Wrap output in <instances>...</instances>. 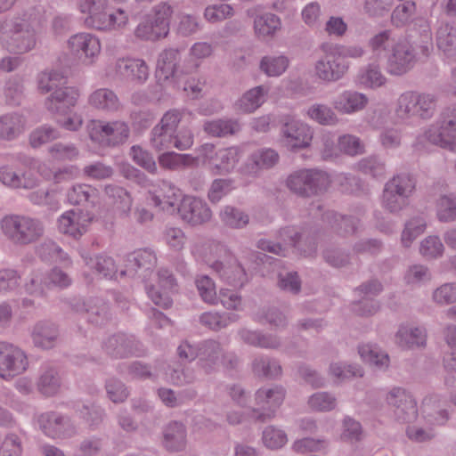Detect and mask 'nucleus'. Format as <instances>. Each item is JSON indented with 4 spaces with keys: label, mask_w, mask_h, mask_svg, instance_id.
<instances>
[{
    "label": "nucleus",
    "mask_w": 456,
    "mask_h": 456,
    "mask_svg": "<svg viewBox=\"0 0 456 456\" xmlns=\"http://www.w3.org/2000/svg\"><path fill=\"white\" fill-rule=\"evenodd\" d=\"M155 255L148 249H139L129 256L130 265L126 270H121L120 274L125 275L135 270V267L150 270L156 264Z\"/></svg>",
    "instance_id": "2f4dec72"
},
{
    "label": "nucleus",
    "mask_w": 456,
    "mask_h": 456,
    "mask_svg": "<svg viewBox=\"0 0 456 456\" xmlns=\"http://www.w3.org/2000/svg\"><path fill=\"white\" fill-rule=\"evenodd\" d=\"M288 65L289 61L284 56L265 57L260 68L268 76H280L286 70Z\"/></svg>",
    "instance_id": "c03bdc74"
},
{
    "label": "nucleus",
    "mask_w": 456,
    "mask_h": 456,
    "mask_svg": "<svg viewBox=\"0 0 456 456\" xmlns=\"http://www.w3.org/2000/svg\"><path fill=\"white\" fill-rule=\"evenodd\" d=\"M40 427L48 436L56 438L62 435L63 423L62 419L55 414H45L39 418Z\"/></svg>",
    "instance_id": "37998d69"
},
{
    "label": "nucleus",
    "mask_w": 456,
    "mask_h": 456,
    "mask_svg": "<svg viewBox=\"0 0 456 456\" xmlns=\"http://www.w3.org/2000/svg\"><path fill=\"white\" fill-rule=\"evenodd\" d=\"M278 159L279 156L273 150L258 151L251 156L240 172L244 175H254L260 169L272 167L277 163Z\"/></svg>",
    "instance_id": "a878e982"
},
{
    "label": "nucleus",
    "mask_w": 456,
    "mask_h": 456,
    "mask_svg": "<svg viewBox=\"0 0 456 456\" xmlns=\"http://www.w3.org/2000/svg\"><path fill=\"white\" fill-rule=\"evenodd\" d=\"M265 91L262 86L247 92L238 102V110L244 113L256 110L264 102Z\"/></svg>",
    "instance_id": "f704fd0d"
},
{
    "label": "nucleus",
    "mask_w": 456,
    "mask_h": 456,
    "mask_svg": "<svg viewBox=\"0 0 456 456\" xmlns=\"http://www.w3.org/2000/svg\"><path fill=\"white\" fill-rule=\"evenodd\" d=\"M214 251L216 255H221L224 249L221 245H215L214 248L212 247L204 248L202 253H200V255L210 267L219 273L221 279L227 285L233 288L243 286L247 281V274L241 265L236 262H233L232 264L227 262L226 265H224L223 262L214 260Z\"/></svg>",
    "instance_id": "6e6552de"
},
{
    "label": "nucleus",
    "mask_w": 456,
    "mask_h": 456,
    "mask_svg": "<svg viewBox=\"0 0 456 456\" xmlns=\"http://www.w3.org/2000/svg\"><path fill=\"white\" fill-rule=\"evenodd\" d=\"M231 396L234 401V409L229 412L227 419L231 424H239L242 421V415L246 412L242 405L245 401L244 393L240 388L234 387L231 388Z\"/></svg>",
    "instance_id": "a18cd8bd"
},
{
    "label": "nucleus",
    "mask_w": 456,
    "mask_h": 456,
    "mask_svg": "<svg viewBox=\"0 0 456 456\" xmlns=\"http://www.w3.org/2000/svg\"><path fill=\"white\" fill-rule=\"evenodd\" d=\"M55 330L48 326L37 327L33 332V339L37 346L50 348L56 338Z\"/></svg>",
    "instance_id": "13d9d810"
},
{
    "label": "nucleus",
    "mask_w": 456,
    "mask_h": 456,
    "mask_svg": "<svg viewBox=\"0 0 456 456\" xmlns=\"http://www.w3.org/2000/svg\"><path fill=\"white\" fill-rule=\"evenodd\" d=\"M175 212L184 222L192 225L201 224L208 221L212 216L211 210L203 200L183 194Z\"/></svg>",
    "instance_id": "a211bd4d"
},
{
    "label": "nucleus",
    "mask_w": 456,
    "mask_h": 456,
    "mask_svg": "<svg viewBox=\"0 0 456 456\" xmlns=\"http://www.w3.org/2000/svg\"><path fill=\"white\" fill-rule=\"evenodd\" d=\"M24 128L23 118L19 115H5L0 117V137L14 138Z\"/></svg>",
    "instance_id": "72a5a7b5"
},
{
    "label": "nucleus",
    "mask_w": 456,
    "mask_h": 456,
    "mask_svg": "<svg viewBox=\"0 0 456 456\" xmlns=\"http://www.w3.org/2000/svg\"><path fill=\"white\" fill-rule=\"evenodd\" d=\"M28 367L25 354L18 347L0 343V376L10 379L21 374Z\"/></svg>",
    "instance_id": "2eb2a0df"
},
{
    "label": "nucleus",
    "mask_w": 456,
    "mask_h": 456,
    "mask_svg": "<svg viewBox=\"0 0 456 456\" xmlns=\"http://www.w3.org/2000/svg\"><path fill=\"white\" fill-rule=\"evenodd\" d=\"M173 9L167 3H160L146 14L134 30L137 39L155 42L165 38L169 33Z\"/></svg>",
    "instance_id": "423d86ee"
},
{
    "label": "nucleus",
    "mask_w": 456,
    "mask_h": 456,
    "mask_svg": "<svg viewBox=\"0 0 456 456\" xmlns=\"http://www.w3.org/2000/svg\"><path fill=\"white\" fill-rule=\"evenodd\" d=\"M395 341L403 348H413L426 344V332L419 328L402 326L395 337Z\"/></svg>",
    "instance_id": "cd10ccee"
},
{
    "label": "nucleus",
    "mask_w": 456,
    "mask_h": 456,
    "mask_svg": "<svg viewBox=\"0 0 456 456\" xmlns=\"http://www.w3.org/2000/svg\"><path fill=\"white\" fill-rule=\"evenodd\" d=\"M416 11V4L412 1L398 5L392 13V21L396 26L408 23Z\"/></svg>",
    "instance_id": "8fccbe9b"
},
{
    "label": "nucleus",
    "mask_w": 456,
    "mask_h": 456,
    "mask_svg": "<svg viewBox=\"0 0 456 456\" xmlns=\"http://www.w3.org/2000/svg\"><path fill=\"white\" fill-rule=\"evenodd\" d=\"M283 134L287 146L292 149L307 147L313 139L311 127L294 119L284 123Z\"/></svg>",
    "instance_id": "5701e85b"
},
{
    "label": "nucleus",
    "mask_w": 456,
    "mask_h": 456,
    "mask_svg": "<svg viewBox=\"0 0 456 456\" xmlns=\"http://www.w3.org/2000/svg\"><path fill=\"white\" fill-rule=\"evenodd\" d=\"M418 94L406 92L398 99L396 115L401 118L417 116Z\"/></svg>",
    "instance_id": "58836bf2"
},
{
    "label": "nucleus",
    "mask_w": 456,
    "mask_h": 456,
    "mask_svg": "<svg viewBox=\"0 0 456 456\" xmlns=\"http://www.w3.org/2000/svg\"><path fill=\"white\" fill-rule=\"evenodd\" d=\"M425 224L419 218L410 221L403 232L402 242L405 247H409L411 243L420 235L425 230Z\"/></svg>",
    "instance_id": "bf43d9fd"
},
{
    "label": "nucleus",
    "mask_w": 456,
    "mask_h": 456,
    "mask_svg": "<svg viewBox=\"0 0 456 456\" xmlns=\"http://www.w3.org/2000/svg\"><path fill=\"white\" fill-rule=\"evenodd\" d=\"M175 287L174 278L167 270H161L157 274L156 283L147 288V294L155 305L168 308L172 305L170 294L175 291Z\"/></svg>",
    "instance_id": "4be33fe9"
},
{
    "label": "nucleus",
    "mask_w": 456,
    "mask_h": 456,
    "mask_svg": "<svg viewBox=\"0 0 456 456\" xmlns=\"http://www.w3.org/2000/svg\"><path fill=\"white\" fill-rule=\"evenodd\" d=\"M286 434L274 427H268L263 432V443L269 449H279L287 443Z\"/></svg>",
    "instance_id": "09e8293b"
},
{
    "label": "nucleus",
    "mask_w": 456,
    "mask_h": 456,
    "mask_svg": "<svg viewBox=\"0 0 456 456\" xmlns=\"http://www.w3.org/2000/svg\"><path fill=\"white\" fill-rule=\"evenodd\" d=\"M240 127L238 122L217 119L207 122L204 130L212 136L222 137L237 133Z\"/></svg>",
    "instance_id": "e433bc0d"
},
{
    "label": "nucleus",
    "mask_w": 456,
    "mask_h": 456,
    "mask_svg": "<svg viewBox=\"0 0 456 456\" xmlns=\"http://www.w3.org/2000/svg\"><path fill=\"white\" fill-rule=\"evenodd\" d=\"M97 196V191L86 184H77L68 192V200L71 204H81L87 201H94Z\"/></svg>",
    "instance_id": "79ce46f5"
},
{
    "label": "nucleus",
    "mask_w": 456,
    "mask_h": 456,
    "mask_svg": "<svg viewBox=\"0 0 456 456\" xmlns=\"http://www.w3.org/2000/svg\"><path fill=\"white\" fill-rule=\"evenodd\" d=\"M174 133L158 125L152 131V147L158 151L171 148L174 146Z\"/></svg>",
    "instance_id": "a19ab883"
},
{
    "label": "nucleus",
    "mask_w": 456,
    "mask_h": 456,
    "mask_svg": "<svg viewBox=\"0 0 456 456\" xmlns=\"http://www.w3.org/2000/svg\"><path fill=\"white\" fill-rule=\"evenodd\" d=\"M92 141L102 145L122 143L128 137L129 130L124 122L92 120L87 126Z\"/></svg>",
    "instance_id": "f8f14e48"
},
{
    "label": "nucleus",
    "mask_w": 456,
    "mask_h": 456,
    "mask_svg": "<svg viewBox=\"0 0 456 456\" xmlns=\"http://www.w3.org/2000/svg\"><path fill=\"white\" fill-rule=\"evenodd\" d=\"M426 142L456 152V108L445 114L441 126H432L425 131L418 144L426 147Z\"/></svg>",
    "instance_id": "9d476101"
},
{
    "label": "nucleus",
    "mask_w": 456,
    "mask_h": 456,
    "mask_svg": "<svg viewBox=\"0 0 456 456\" xmlns=\"http://www.w3.org/2000/svg\"><path fill=\"white\" fill-rule=\"evenodd\" d=\"M185 432L182 424H170L164 434V444L167 450L176 451L183 447Z\"/></svg>",
    "instance_id": "473e14b6"
},
{
    "label": "nucleus",
    "mask_w": 456,
    "mask_h": 456,
    "mask_svg": "<svg viewBox=\"0 0 456 456\" xmlns=\"http://www.w3.org/2000/svg\"><path fill=\"white\" fill-rule=\"evenodd\" d=\"M415 183L410 175L395 176L386 184L383 200L385 207L390 211L400 209L413 191Z\"/></svg>",
    "instance_id": "4468645a"
},
{
    "label": "nucleus",
    "mask_w": 456,
    "mask_h": 456,
    "mask_svg": "<svg viewBox=\"0 0 456 456\" xmlns=\"http://www.w3.org/2000/svg\"><path fill=\"white\" fill-rule=\"evenodd\" d=\"M330 180L325 172L318 170H300L289 176L288 187L302 196L318 194L328 189Z\"/></svg>",
    "instance_id": "0eeeda50"
},
{
    "label": "nucleus",
    "mask_w": 456,
    "mask_h": 456,
    "mask_svg": "<svg viewBox=\"0 0 456 456\" xmlns=\"http://www.w3.org/2000/svg\"><path fill=\"white\" fill-rule=\"evenodd\" d=\"M194 159L188 154L165 152L159 156V163L164 169L176 170L192 165Z\"/></svg>",
    "instance_id": "c9c22d12"
},
{
    "label": "nucleus",
    "mask_w": 456,
    "mask_h": 456,
    "mask_svg": "<svg viewBox=\"0 0 456 456\" xmlns=\"http://www.w3.org/2000/svg\"><path fill=\"white\" fill-rule=\"evenodd\" d=\"M434 301L440 305L456 302V283H445L433 294Z\"/></svg>",
    "instance_id": "e2e57ef3"
},
{
    "label": "nucleus",
    "mask_w": 456,
    "mask_h": 456,
    "mask_svg": "<svg viewBox=\"0 0 456 456\" xmlns=\"http://www.w3.org/2000/svg\"><path fill=\"white\" fill-rule=\"evenodd\" d=\"M420 254L428 258L437 257L444 251V245L437 237H428L421 242Z\"/></svg>",
    "instance_id": "680f3d73"
},
{
    "label": "nucleus",
    "mask_w": 456,
    "mask_h": 456,
    "mask_svg": "<svg viewBox=\"0 0 456 456\" xmlns=\"http://www.w3.org/2000/svg\"><path fill=\"white\" fill-rule=\"evenodd\" d=\"M359 83L364 86L374 88L385 83V77L376 67H369L359 77Z\"/></svg>",
    "instance_id": "69168bd1"
},
{
    "label": "nucleus",
    "mask_w": 456,
    "mask_h": 456,
    "mask_svg": "<svg viewBox=\"0 0 456 456\" xmlns=\"http://www.w3.org/2000/svg\"><path fill=\"white\" fill-rule=\"evenodd\" d=\"M179 53L174 49L163 51L158 59L156 77L161 85H170L173 87L183 88L187 96L197 98L201 93L205 82L196 80L191 76L189 68L177 69L176 62Z\"/></svg>",
    "instance_id": "7ed1b4c3"
},
{
    "label": "nucleus",
    "mask_w": 456,
    "mask_h": 456,
    "mask_svg": "<svg viewBox=\"0 0 456 456\" xmlns=\"http://www.w3.org/2000/svg\"><path fill=\"white\" fill-rule=\"evenodd\" d=\"M73 176L72 170H64L55 173L53 175L54 183H61L62 180L70 179ZM52 178V173L45 164H38L30 167L20 177L14 171L8 167H2L0 169V181L6 186L12 188H25L32 189L39 185L43 180H49Z\"/></svg>",
    "instance_id": "39448f33"
},
{
    "label": "nucleus",
    "mask_w": 456,
    "mask_h": 456,
    "mask_svg": "<svg viewBox=\"0 0 456 456\" xmlns=\"http://www.w3.org/2000/svg\"><path fill=\"white\" fill-rule=\"evenodd\" d=\"M368 46L378 60H386L391 74L402 75L407 72L415 61L416 54L406 38L396 36L392 30L375 34L369 40Z\"/></svg>",
    "instance_id": "f03ea898"
},
{
    "label": "nucleus",
    "mask_w": 456,
    "mask_h": 456,
    "mask_svg": "<svg viewBox=\"0 0 456 456\" xmlns=\"http://www.w3.org/2000/svg\"><path fill=\"white\" fill-rule=\"evenodd\" d=\"M107 194L113 197H118V200L115 202L116 209L122 215H127L131 210L132 198L130 194L120 187H106Z\"/></svg>",
    "instance_id": "49530a36"
},
{
    "label": "nucleus",
    "mask_w": 456,
    "mask_h": 456,
    "mask_svg": "<svg viewBox=\"0 0 456 456\" xmlns=\"http://www.w3.org/2000/svg\"><path fill=\"white\" fill-rule=\"evenodd\" d=\"M389 404L396 406L395 414L403 420H410L417 414L416 403L403 389L394 388L387 395Z\"/></svg>",
    "instance_id": "393cba45"
},
{
    "label": "nucleus",
    "mask_w": 456,
    "mask_h": 456,
    "mask_svg": "<svg viewBox=\"0 0 456 456\" xmlns=\"http://www.w3.org/2000/svg\"><path fill=\"white\" fill-rule=\"evenodd\" d=\"M284 392L280 387L272 389H259L256 394L257 408L253 409L251 418L256 420L265 421L271 419L275 411L282 403Z\"/></svg>",
    "instance_id": "f3484780"
},
{
    "label": "nucleus",
    "mask_w": 456,
    "mask_h": 456,
    "mask_svg": "<svg viewBox=\"0 0 456 456\" xmlns=\"http://www.w3.org/2000/svg\"><path fill=\"white\" fill-rule=\"evenodd\" d=\"M88 103L93 108L108 111L116 110L119 106L118 96L113 91L107 88L93 92L89 96Z\"/></svg>",
    "instance_id": "c85d7f7f"
},
{
    "label": "nucleus",
    "mask_w": 456,
    "mask_h": 456,
    "mask_svg": "<svg viewBox=\"0 0 456 456\" xmlns=\"http://www.w3.org/2000/svg\"><path fill=\"white\" fill-rule=\"evenodd\" d=\"M196 286L201 298L208 304H216V286L208 276H201L196 281Z\"/></svg>",
    "instance_id": "864d4df0"
},
{
    "label": "nucleus",
    "mask_w": 456,
    "mask_h": 456,
    "mask_svg": "<svg viewBox=\"0 0 456 456\" xmlns=\"http://www.w3.org/2000/svg\"><path fill=\"white\" fill-rule=\"evenodd\" d=\"M68 45L70 53L87 64L94 63L102 50L98 37L86 32L72 36Z\"/></svg>",
    "instance_id": "dca6fc26"
},
{
    "label": "nucleus",
    "mask_w": 456,
    "mask_h": 456,
    "mask_svg": "<svg viewBox=\"0 0 456 456\" xmlns=\"http://www.w3.org/2000/svg\"><path fill=\"white\" fill-rule=\"evenodd\" d=\"M436 44L445 53L456 55V22H442L436 32Z\"/></svg>",
    "instance_id": "c756f323"
},
{
    "label": "nucleus",
    "mask_w": 456,
    "mask_h": 456,
    "mask_svg": "<svg viewBox=\"0 0 456 456\" xmlns=\"http://www.w3.org/2000/svg\"><path fill=\"white\" fill-rule=\"evenodd\" d=\"M116 68L121 77L138 83L144 82L149 76L148 66L142 59H118Z\"/></svg>",
    "instance_id": "b1692460"
},
{
    "label": "nucleus",
    "mask_w": 456,
    "mask_h": 456,
    "mask_svg": "<svg viewBox=\"0 0 456 456\" xmlns=\"http://www.w3.org/2000/svg\"><path fill=\"white\" fill-rule=\"evenodd\" d=\"M367 102L368 99L364 94L346 91L333 101V106L341 113L351 114L362 110Z\"/></svg>",
    "instance_id": "bb28decb"
},
{
    "label": "nucleus",
    "mask_w": 456,
    "mask_h": 456,
    "mask_svg": "<svg viewBox=\"0 0 456 456\" xmlns=\"http://www.w3.org/2000/svg\"><path fill=\"white\" fill-rule=\"evenodd\" d=\"M380 290L381 285L377 281H373L369 285H364L360 288L359 292L363 295L361 304L363 305L364 307L369 305V304H371L370 308L368 310H363L360 313V314H372L377 311L378 307L372 304V297L378 294Z\"/></svg>",
    "instance_id": "3c124183"
},
{
    "label": "nucleus",
    "mask_w": 456,
    "mask_h": 456,
    "mask_svg": "<svg viewBox=\"0 0 456 456\" xmlns=\"http://www.w3.org/2000/svg\"><path fill=\"white\" fill-rule=\"evenodd\" d=\"M324 57L315 64V75L324 81H335L339 79L347 70V65L343 57H359L362 54L360 47L343 50L341 47L330 44L322 46Z\"/></svg>",
    "instance_id": "20e7f679"
},
{
    "label": "nucleus",
    "mask_w": 456,
    "mask_h": 456,
    "mask_svg": "<svg viewBox=\"0 0 456 456\" xmlns=\"http://www.w3.org/2000/svg\"><path fill=\"white\" fill-rule=\"evenodd\" d=\"M233 10L231 5L223 4L219 5H211L205 10V18L209 22H218L232 16Z\"/></svg>",
    "instance_id": "052dcab7"
},
{
    "label": "nucleus",
    "mask_w": 456,
    "mask_h": 456,
    "mask_svg": "<svg viewBox=\"0 0 456 456\" xmlns=\"http://www.w3.org/2000/svg\"><path fill=\"white\" fill-rule=\"evenodd\" d=\"M66 77L57 72H43L38 77V89L45 94L53 91L45 104L52 112L59 114L57 122L65 129L76 131L83 124V119L77 113H70L79 97V92L72 86H66Z\"/></svg>",
    "instance_id": "f257e3e1"
},
{
    "label": "nucleus",
    "mask_w": 456,
    "mask_h": 456,
    "mask_svg": "<svg viewBox=\"0 0 456 456\" xmlns=\"http://www.w3.org/2000/svg\"><path fill=\"white\" fill-rule=\"evenodd\" d=\"M10 35L5 39L6 48L10 53H22L29 51L35 45L33 31L25 20H19L10 25Z\"/></svg>",
    "instance_id": "aec40b11"
},
{
    "label": "nucleus",
    "mask_w": 456,
    "mask_h": 456,
    "mask_svg": "<svg viewBox=\"0 0 456 456\" xmlns=\"http://www.w3.org/2000/svg\"><path fill=\"white\" fill-rule=\"evenodd\" d=\"M90 213L81 209H72L63 213L58 220L59 231L74 238L87 232L93 222Z\"/></svg>",
    "instance_id": "412c9836"
},
{
    "label": "nucleus",
    "mask_w": 456,
    "mask_h": 456,
    "mask_svg": "<svg viewBox=\"0 0 456 456\" xmlns=\"http://www.w3.org/2000/svg\"><path fill=\"white\" fill-rule=\"evenodd\" d=\"M77 6L87 15L85 19L87 27L108 32L109 25L103 23L109 20L108 0H78Z\"/></svg>",
    "instance_id": "6ab92c4d"
},
{
    "label": "nucleus",
    "mask_w": 456,
    "mask_h": 456,
    "mask_svg": "<svg viewBox=\"0 0 456 456\" xmlns=\"http://www.w3.org/2000/svg\"><path fill=\"white\" fill-rule=\"evenodd\" d=\"M280 28L281 20L274 14L265 13L254 20V29L258 37L273 36Z\"/></svg>",
    "instance_id": "7c9ffc66"
},
{
    "label": "nucleus",
    "mask_w": 456,
    "mask_h": 456,
    "mask_svg": "<svg viewBox=\"0 0 456 456\" xmlns=\"http://www.w3.org/2000/svg\"><path fill=\"white\" fill-rule=\"evenodd\" d=\"M182 199L183 191L166 180L150 184L145 195L148 205L171 214L175 213L176 206Z\"/></svg>",
    "instance_id": "1a4fd4ad"
},
{
    "label": "nucleus",
    "mask_w": 456,
    "mask_h": 456,
    "mask_svg": "<svg viewBox=\"0 0 456 456\" xmlns=\"http://www.w3.org/2000/svg\"><path fill=\"white\" fill-rule=\"evenodd\" d=\"M131 156L133 160L146 171L151 174L157 172L156 162L147 151L139 146H133L131 149Z\"/></svg>",
    "instance_id": "de8ad7c7"
},
{
    "label": "nucleus",
    "mask_w": 456,
    "mask_h": 456,
    "mask_svg": "<svg viewBox=\"0 0 456 456\" xmlns=\"http://www.w3.org/2000/svg\"><path fill=\"white\" fill-rule=\"evenodd\" d=\"M59 387V379L55 376L53 370L42 375L38 383L39 390L45 395H54L58 391Z\"/></svg>",
    "instance_id": "774afa93"
},
{
    "label": "nucleus",
    "mask_w": 456,
    "mask_h": 456,
    "mask_svg": "<svg viewBox=\"0 0 456 456\" xmlns=\"http://www.w3.org/2000/svg\"><path fill=\"white\" fill-rule=\"evenodd\" d=\"M103 23L109 25L108 32L119 31L128 25L129 15L125 10L118 8L110 11L109 20Z\"/></svg>",
    "instance_id": "4d7b16f0"
},
{
    "label": "nucleus",
    "mask_w": 456,
    "mask_h": 456,
    "mask_svg": "<svg viewBox=\"0 0 456 456\" xmlns=\"http://www.w3.org/2000/svg\"><path fill=\"white\" fill-rule=\"evenodd\" d=\"M213 144L206 143L200 149V157L202 158V161L208 163L210 168L216 170V173L222 174L230 172L234 168L239 160L240 151L239 148L231 147L220 150L215 157H213Z\"/></svg>",
    "instance_id": "ddd939ff"
},
{
    "label": "nucleus",
    "mask_w": 456,
    "mask_h": 456,
    "mask_svg": "<svg viewBox=\"0 0 456 456\" xmlns=\"http://www.w3.org/2000/svg\"><path fill=\"white\" fill-rule=\"evenodd\" d=\"M437 215L442 221H451L456 217V197H443L437 205Z\"/></svg>",
    "instance_id": "0e129e2a"
},
{
    "label": "nucleus",
    "mask_w": 456,
    "mask_h": 456,
    "mask_svg": "<svg viewBox=\"0 0 456 456\" xmlns=\"http://www.w3.org/2000/svg\"><path fill=\"white\" fill-rule=\"evenodd\" d=\"M307 116L321 125H333L338 121L334 111L324 104H313L307 110Z\"/></svg>",
    "instance_id": "ea45409f"
},
{
    "label": "nucleus",
    "mask_w": 456,
    "mask_h": 456,
    "mask_svg": "<svg viewBox=\"0 0 456 456\" xmlns=\"http://www.w3.org/2000/svg\"><path fill=\"white\" fill-rule=\"evenodd\" d=\"M359 354L364 362L373 364L379 368L387 367L388 365V355L380 352L374 345H362L359 347Z\"/></svg>",
    "instance_id": "4c0bfd02"
},
{
    "label": "nucleus",
    "mask_w": 456,
    "mask_h": 456,
    "mask_svg": "<svg viewBox=\"0 0 456 456\" xmlns=\"http://www.w3.org/2000/svg\"><path fill=\"white\" fill-rule=\"evenodd\" d=\"M1 226L8 237L20 243H29L43 232V227L37 221L25 216H5Z\"/></svg>",
    "instance_id": "9b49d317"
},
{
    "label": "nucleus",
    "mask_w": 456,
    "mask_h": 456,
    "mask_svg": "<svg viewBox=\"0 0 456 456\" xmlns=\"http://www.w3.org/2000/svg\"><path fill=\"white\" fill-rule=\"evenodd\" d=\"M212 46L211 45L205 42H199L194 44L190 51V65L189 69L190 72L196 70L199 67L198 60L207 58L212 53Z\"/></svg>",
    "instance_id": "5fc2aeb1"
},
{
    "label": "nucleus",
    "mask_w": 456,
    "mask_h": 456,
    "mask_svg": "<svg viewBox=\"0 0 456 456\" xmlns=\"http://www.w3.org/2000/svg\"><path fill=\"white\" fill-rule=\"evenodd\" d=\"M57 136L58 133L54 129L43 126L32 132L29 142L32 147L37 148L57 138Z\"/></svg>",
    "instance_id": "338daca9"
},
{
    "label": "nucleus",
    "mask_w": 456,
    "mask_h": 456,
    "mask_svg": "<svg viewBox=\"0 0 456 456\" xmlns=\"http://www.w3.org/2000/svg\"><path fill=\"white\" fill-rule=\"evenodd\" d=\"M338 149L346 154L354 156L363 152V144L356 136L345 134L338 139Z\"/></svg>",
    "instance_id": "6e6d98bb"
},
{
    "label": "nucleus",
    "mask_w": 456,
    "mask_h": 456,
    "mask_svg": "<svg viewBox=\"0 0 456 456\" xmlns=\"http://www.w3.org/2000/svg\"><path fill=\"white\" fill-rule=\"evenodd\" d=\"M220 216L226 225L233 228H241L248 223L247 215L232 207H226Z\"/></svg>",
    "instance_id": "603ef678"
}]
</instances>
